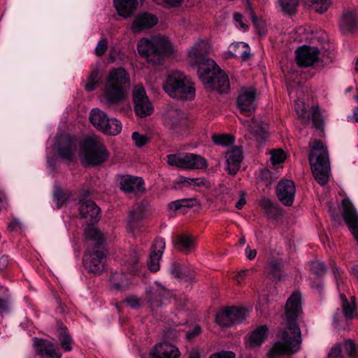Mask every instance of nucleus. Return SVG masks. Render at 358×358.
<instances>
[{
    "label": "nucleus",
    "instance_id": "obj_1",
    "mask_svg": "<svg viewBox=\"0 0 358 358\" xmlns=\"http://www.w3.org/2000/svg\"><path fill=\"white\" fill-rule=\"evenodd\" d=\"M302 315L301 294L299 291H294L285 303L282 315L283 327L277 334L278 341L268 352L269 358L297 352L301 343L299 322Z\"/></svg>",
    "mask_w": 358,
    "mask_h": 358
},
{
    "label": "nucleus",
    "instance_id": "obj_2",
    "mask_svg": "<svg viewBox=\"0 0 358 358\" xmlns=\"http://www.w3.org/2000/svg\"><path fill=\"white\" fill-rule=\"evenodd\" d=\"M130 86L128 73L122 67L113 69L106 78L103 90L104 106L113 109L126 98L127 89Z\"/></svg>",
    "mask_w": 358,
    "mask_h": 358
},
{
    "label": "nucleus",
    "instance_id": "obj_3",
    "mask_svg": "<svg viewBox=\"0 0 358 358\" xmlns=\"http://www.w3.org/2000/svg\"><path fill=\"white\" fill-rule=\"evenodd\" d=\"M310 148L308 160L315 180L322 185H325L329 178L330 162L327 148L320 140H314L309 143Z\"/></svg>",
    "mask_w": 358,
    "mask_h": 358
},
{
    "label": "nucleus",
    "instance_id": "obj_4",
    "mask_svg": "<svg viewBox=\"0 0 358 358\" xmlns=\"http://www.w3.org/2000/svg\"><path fill=\"white\" fill-rule=\"evenodd\" d=\"M137 50L142 57L155 65L159 64L162 58L171 55L173 51L170 41L164 37L143 38L138 43Z\"/></svg>",
    "mask_w": 358,
    "mask_h": 358
},
{
    "label": "nucleus",
    "instance_id": "obj_5",
    "mask_svg": "<svg viewBox=\"0 0 358 358\" xmlns=\"http://www.w3.org/2000/svg\"><path fill=\"white\" fill-rule=\"evenodd\" d=\"M197 74L206 88L220 93L229 92L230 88L229 78L213 60H208L207 66H202L197 69Z\"/></svg>",
    "mask_w": 358,
    "mask_h": 358
},
{
    "label": "nucleus",
    "instance_id": "obj_6",
    "mask_svg": "<svg viewBox=\"0 0 358 358\" xmlns=\"http://www.w3.org/2000/svg\"><path fill=\"white\" fill-rule=\"evenodd\" d=\"M164 91L172 98L191 99L194 96L195 90L192 83L179 71L171 73L164 84Z\"/></svg>",
    "mask_w": 358,
    "mask_h": 358
},
{
    "label": "nucleus",
    "instance_id": "obj_7",
    "mask_svg": "<svg viewBox=\"0 0 358 358\" xmlns=\"http://www.w3.org/2000/svg\"><path fill=\"white\" fill-rule=\"evenodd\" d=\"M83 157L82 163L85 166H97L105 162L109 157L106 146L98 137L86 138L83 144Z\"/></svg>",
    "mask_w": 358,
    "mask_h": 358
},
{
    "label": "nucleus",
    "instance_id": "obj_8",
    "mask_svg": "<svg viewBox=\"0 0 358 358\" xmlns=\"http://www.w3.org/2000/svg\"><path fill=\"white\" fill-rule=\"evenodd\" d=\"M107 251L105 247L92 248L86 252L83 256V265L89 273L101 274L103 271V259L106 258Z\"/></svg>",
    "mask_w": 358,
    "mask_h": 358
},
{
    "label": "nucleus",
    "instance_id": "obj_9",
    "mask_svg": "<svg viewBox=\"0 0 358 358\" xmlns=\"http://www.w3.org/2000/svg\"><path fill=\"white\" fill-rule=\"evenodd\" d=\"M341 206L343 219L358 243V213L348 197L342 200Z\"/></svg>",
    "mask_w": 358,
    "mask_h": 358
},
{
    "label": "nucleus",
    "instance_id": "obj_10",
    "mask_svg": "<svg viewBox=\"0 0 358 358\" xmlns=\"http://www.w3.org/2000/svg\"><path fill=\"white\" fill-rule=\"evenodd\" d=\"M134 111L140 117L150 115L153 108L143 87L136 86L133 92Z\"/></svg>",
    "mask_w": 358,
    "mask_h": 358
},
{
    "label": "nucleus",
    "instance_id": "obj_11",
    "mask_svg": "<svg viewBox=\"0 0 358 358\" xmlns=\"http://www.w3.org/2000/svg\"><path fill=\"white\" fill-rule=\"evenodd\" d=\"M117 181L120 189L125 194L145 192L143 180L137 176L131 175H119L117 176Z\"/></svg>",
    "mask_w": 358,
    "mask_h": 358
},
{
    "label": "nucleus",
    "instance_id": "obj_12",
    "mask_svg": "<svg viewBox=\"0 0 358 358\" xmlns=\"http://www.w3.org/2000/svg\"><path fill=\"white\" fill-rule=\"evenodd\" d=\"M209 44L203 41L199 40L188 51L189 58L194 65L198 66L199 69L202 66H207V61L212 60L207 58L209 52Z\"/></svg>",
    "mask_w": 358,
    "mask_h": 358
},
{
    "label": "nucleus",
    "instance_id": "obj_13",
    "mask_svg": "<svg viewBox=\"0 0 358 358\" xmlns=\"http://www.w3.org/2000/svg\"><path fill=\"white\" fill-rule=\"evenodd\" d=\"M164 122L169 129L176 133L181 132L187 125L185 114L178 108H171L167 111Z\"/></svg>",
    "mask_w": 358,
    "mask_h": 358
},
{
    "label": "nucleus",
    "instance_id": "obj_14",
    "mask_svg": "<svg viewBox=\"0 0 358 358\" xmlns=\"http://www.w3.org/2000/svg\"><path fill=\"white\" fill-rule=\"evenodd\" d=\"M54 149L64 160L72 162L75 157L76 147L72 138L68 135L58 136Z\"/></svg>",
    "mask_w": 358,
    "mask_h": 358
},
{
    "label": "nucleus",
    "instance_id": "obj_15",
    "mask_svg": "<svg viewBox=\"0 0 358 358\" xmlns=\"http://www.w3.org/2000/svg\"><path fill=\"white\" fill-rule=\"evenodd\" d=\"M257 92L253 87L243 88L241 90L237 98V104L241 112L247 116H250L255 110V101Z\"/></svg>",
    "mask_w": 358,
    "mask_h": 358
},
{
    "label": "nucleus",
    "instance_id": "obj_16",
    "mask_svg": "<svg viewBox=\"0 0 358 358\" xmlns=\"http://www.w3.org/2000/svg\"><path fill=\"white\" fill-rule=\"evenodd\" d=\"M295 53L296 64L300 66H313L320 59V51L315 47L302 46L297 48Z\"/></svg>",
    "mask_w": 358,
    "mask_h": 358
},
{
    "label": "nucleus",
    "instance_id": "obj_17",
    "mask_svg": "<svg viewBox=\"0 0 358 358\" xmlns=\"http://www.w3.org/2000/svg\"><path fill=\"white\" fill-rule=\"evenodd\" d=\"M295 185L292 180H282L276 187V194L279 201L285 206H291L295 196Z\"/></svg>",
    "mask_w": 358,
    "mask_h": 358
},
{
    "label": "nucleus",
    "instance_id": "obj_18",
    "mask_svg": "<svg viewBox=\"0 0 358 358\" xmlns=\"http://www.w3.org/2000/svg\"><path fill=\"white\" fill-rule=\"evenodd\" d=\"M145 209L143 203H136L132 206L127 220L129 232L134 234L140 231L143 226L142 221L145 218Z\"/></svg>",
    "mask_w": 358,
    "mask_h": 358
},
{
    "label": "nucleus",
    "instance_id": "obj_19",
    "mask_svg": "<svg viewBox=\"0 0 358 358\" xmlns=\"http://www.w3.org/2000/svg\"><path fill=\"white\" fill-rule=\"evenodd\" d=\"M240 121L249 132V138L254 139L259 143H262L268 137L266 129L262 122L255 119H240Z\"/></svg>",
    "mask_w": 358,
    "mask_h": 358
},
{
    "label": "nucleus",
    "instance_id": "obj_20",
    "mask_svg": "<svg viewBox=\"0 0 358 358\" xmlns=\"http://www.w3.org/2000/svg\"><path fill=\"white\" fill-rule=\"evenodd\" d=\"M79 210L80 217L86 219L89 225L94 224L100 218V208L92 200L80 202Z\"/></svg>",
    "mask_w": 358,
    "mask_h": 358
},
{
    "label": "nucleus",
    "instance_id": "obj_21",
    "mask_svg": "<svg viewBox=\"0 0 358 358\" xmlns=\"http://www.w3.org/2000/svg\"><path fill=\"white\" fill-rule=\"evenodd\" d=\"M150 356L151 358H180V352L176 346L164 342L155 345Z\"/></svg>",
    "mask_w": 358,
    "mask_h": 358
},
{
    "label": "nucleus",
    "instance_id": "obj_22",
    "mask_svg": "<svg viewBox=\"0 0 358 358\" xmlns=\"http://www.w3.org/2000/svg\"><path fill=\"white\" fill-rule=\"evenodd\" d=\"M165 248V241L162 238H157L152 245V250L148 262V268L152 272H157L159 269V260L163 250Z\"/></svg>",
    "mask_w": 358,
    "mask_h": 358
},
{
    "label": "nucleus",
    "instance_id": "obj_23",
    "mask_svg": "<svg viewBox=\"0 0 358 358\" xmlns=\"http://www.w3.org/2000/svg\"><path fill=\"white\" fill-rule=\"evenodd\" d=\"M166 290L161 287H150L145 291V300L151 309L163 305Z\"/></svg>",
    "mask_w": 358,
    "mask_h": 358
},
{
    "label": "nucleus",
    "instance_id": "obj_24",
    "mask_svg": "<svg viewBox=\"0 0 358 358\" xmlns=\"http://www.w3.org/2000/svg\"><path fill=\"white\" fill-rule=\"evenodd\" d=\"M225 157L229 174L236 175L243 158L242 149L239 147H233L226 153Z\"/></svg>",
    "mask_w": 358,
    "mask_h": 358
},
{
    "label": "nucleus",
    "instance_id": "obj_25",
    "mask_svg": "<svg viewBox=\"0 0 358 358\" xmlns=\"http://www.w3.org/2000/svg\"><path fill=\"white\" fill-rule=\"evenodd\" d=\"M157 22L158 19L154 15L147 13L138 14L131 24V29L134 32H141L153 27Z\"/></svg>",
    "mask_w": 358,
    "mask_h": 358
},
{
    "label": "nucleus",
    "instance_id": "obj_26",
    "mask_svg": "<svg viewBox=\"0 0 358 358\" xmlns=\"http://www.w3.org/2000/svg\"><path fill=\"white\" fill-rule=\"evenodd\" d=\"M339 25L341 31L344 34L355 31L358 27V15L353 10H344Z\"/></svg>",
    "mask_w": 358,
    "mask_h": 358
},
{
    "label": "nucleus",
    "instance_id": "obj_27",
    "mask_svg": "<svg viewBox=\"0 0 358 358\" xmlns=\"http://www.w3.org/2000/svg\"><path fill=\"white\" fill-rule=\"evenodd\" d=\"M34 346L38 355L45 356L47 358H61L62 357L53 343L46 340L35 338Z\"/></svg>",
    "mask_w": 358,
    "mask_h": 358
},
{
    "label": "nucleus",
    "instance_id": "obj_28",
    "mask_svg": "<svg viewBox=\"0 0 358 358\" xmlns=\"http://www.w3.org/2000/svg\"><path fill=\"white\" fill-rule=\"evenodd\" d=\"M332 348H338L339 350L338 355L342 358H344L345 355L350 358H358V345L351 339L338 343Z\"/></svg>",
    "mask_w": 358,
    "mask_h": 358
},
{
    "label": "nucleus",
    "instance_id": "obj_29",
    "mask_svg": "<svg viewBox=\"0 0 358 358\" xmlns=\"http://www.w3.org/2000/svg\"><path fill=\"white\" fill-rule=\"evenodd\" d=\"M114 5L119 15L124 18L130 17L136 10V0H114Z\"/></svg>",
    "mask_w": 358,
    "mask_h": 358
},
{
    "label": "nucleus",
    "instance_id": "obj_30",
    "mask_svg": "<svg viewBox=\"0 0 358 358\" xmlns=\"http://www.w3.org/2000/svg\"><path fill=\"white\" fill-rule=\"evenodd\" d=\"M184 159V169H203L208 166L207 161L199 155L186 153Z\"/></svg>",
    "mask_w": 358,
    "mask_h": 358
},
{
    "label": "nucleus",
    "instance_id": "obj_31",
    "mask_svg": "<svg viewBox=\"0 0 358 358\" xmlns=\"http://www.w3.org/2000/svg\"><path fill=\"white\" fill-rule=\"evenodd\" d=\"M230 53L236 58H241L244 62L250 59V48L249 45L243 42L232 43L230 45Z\"/></svg>",
    "mask_w": 358,
    "mask_h": 358
},
{
    "label": "nucleus",
    "instance_id": "obj_32",
    "mask_svg": "<svg viewBox=\"0 0 358 358\" xmlns=\"http://www.w3.org/2000/svg\"><path fill=\"white\" fill-rule=\"evenodd\" d=\"M85 238L92 242L90 244L92 248H99L101 247H105L104 238L98 229L89 227L85 229Z\"/></svg>",
    "mask_w": 358,
    "mask_h": 358
},
{
    "label": "nucleus",
    "instance_id": "obj_33",
    "mask_svg": "<svg viewBox=\"0 0 358 358\" xmlns=\"http://www.w3.org/2000/svg\"><path fill=\"white\" fill-rule=\"evenodd\" d=\"M108 117L106 113L99 108L91 110L90 120L96 129L103 131Z\"/></svg>",
    "mask_w": 358,
    "mask_h": 358
},
{
    "label": "nucleus",
    "instance_id": "obj_34",
    "mask_svg": "<svg viewBox=\"0 0 358 358\" xmlns=\"http://www.w3.org/2000/svg\"><path fill=\"white\" fill-rule=\"evenodd\" d=\"M268 333V328L266 325H261L253 331L250 337L249 341L251 346L260 345L266 338Z\"/></svg>",
    "mask_w": 358,
    "mask_h": 358
},
{
    "label": "nucleus",
    "instance_id": "obj_35",
    "mask_svg": "<svg viewBox=\"0 0 358 358\" xmlns=\"http://www.w3.org/2000/svg\"><path fill=\"white\" fill-rule=\"evenodd\" d=\"M110 282L113 289L123 290L127 288L130 284L129 279L124 273L115 272L110 277Z\"/></svg>",
    "mask_w": 358,
    "mask_h": 358
},
{
    "label": "nucleus",
    "instance_id": "obj_36",
    "mask_svg": "<svg viewBox=\"0 0 358 358\" xmlns=\"http://www.w3.org/2000/svg\"><path fill=\"white\" fill-rule=\"evenodd\" d=\"M57 337L60 343L61 348L64 351L70 352L72 350L73 341L66 327L63 325L59 326Z\"/></svg>",
    "mask_w": 358,
    "mask_h": 358
},
{
    "label": "nucleus",
    "instance_id": "obj_37",
    "mask_svg": "<svg viewBox=\"0 0 358 358\" xmlns=\"http://www.w3.org/2000/svg\"><path fill=\"white\" fill-rule=\"evenodd\" d=\"M175 244L180 251H190L194 247V241L187 234H180L177 236Z\"/></svg>",
    "mask_w": 358,
    "mask_h": 358
},
{
    "label": "nucleus",
    "instance_id": "obj_38",
    "mask_svg": "<svg viewBox=\"0 0 358 358\" xmlns=\"http://www.w3.org/2000/svg\"><path fill=\"white\" fill-rule=\"evenodd\" d=\"M312 120L313 127L318 130H323L324 121L322 117L320 108L318 106H314L311 108V115H308L307 120Z\"/></svg>",
    "mask_w": 358,
    "mask_h": 358
},
{
    "label": "nucleus",
    "instance_id": "obj_39",
    "mask_svg": "<svg viewBox=\"0 0 358 358\" xmlns=\"http://www.w3.org/2000/svg\"><path fill=\"white\" fill-rule=\"evenodd\" d=\"M122 131V124L116 118H108L106 124L103 129V133L115 136Z\"/></svg>",
    "mask_w": 358,
    "mask_h": 358
},
{
    "label": "nucleus",
    "instance_id": "obj_40",
    "mask_svg": "<svg viewBox=\"0 0 358 358\" xmlns=\"http://www.w3.org/2000/svg\"><path fill=\"white\" fill-rule=\"evenodd\" d=\"M278 2L284 14L292 15L296 11L299 0H278Z\"/></svg>",
    "mask_w": 358,
    "mask_h": 358
},
{
    "label": "nucleus",
    "instance_id": "obj_41",
    "mask_svg": "<svg viewBox=\"0 0 358 358\" xmlns=\"http://www.w3.org/2000/svg\"><path fill=\"white\" fill-rule=\"evenodd\" d=\"M216 323L222 327H230L233 326V322L228 308L217 313L215 317Z\"/></svg>",
    "mask_w": 358,
    "mask_h": 358
},
{
    "label": "nucleus",
    "instance_id": "obj_42",
    "mask_svg": "<svg viewBox=\"0 0 358 358\" xmlns=\"http://www.w3.org/2000/svg\"><path fill=\"white\" fill-rule=\"evenodd\" d=\"M229 310L233 324H239L246 318V309L240 307H227Z\"/></svg>",
    "mask_w": 358,
    "mask_h": 358
},
{
    "label": "nucleus",
    "instance_id": "obj_43",
    "mask_svg": "<svg viewBox=\"0 0 358 358\" xmlns=\"http://www.w3.org/2000/svg\"><path fill=\"white\" fill-rule=\"evenodd\" d=\"M282 262L278 260H273L270 264L269 275L273 280L280 281L282 277Z\"/></svg>",
    "mask_w": 358,
    "mask_h": 358
},
{
    "label": "nucleus",
    "instance_id": "obj_44",
    "mask_svg": "<svg viewBox=\"0 0 358 358\" xmlns=\"http://www.w3.org/2000/svg\"><path fill=\"white\" fill-rule=\"evenodd\" d=\"M196 201V200L195 199H182L176 200L169 204V208L170 210L177 211L182 208H192L194 206Z\"/></svg>",
    "mask_w": 358,
    "mask_h": 358
},
{
    "label": "nucleus",
    "instance_id": "obj_45",
    "mask_svg": "<svg viewBox=\"0 0 358 358\" xmlns=\"http://www.w3.org/2000/svg\"><path fill=\"white\" fill-rule=\"evenodd\" d=\"M71 193L69 191L64 192L61 188H56L54 191V201L57 204V208H60L69 199Z\"/></svg>",
    "mask_w": 358,
    "mask_h": 358
},
{
    "label": "nucleus",
    "instance_id": "obj_46",
    "mask_svg": "<svg viewBox=\"0 0 358 358\" xmlns=\"http://www.w3.org/2000/svg\"><path fill=\"white\" fill-rule=\"evenodd\" d=\"M131 259L125 262V265L128 267L129 271L132 273H136L140 268L139 257L135 250L130 252Z\"/></svg>",
    "mask_w": 358,
    "mask_h": 358
},
{
    "label": "nucleus",
    "instance_id": "obj_47",
    "mask_svg": "<svg viewBox=\"0 0 358 358\" xmlns=\"http://www.w3.org/2000/svg\"><path fill=\"white\" fill-rule=\"evenodd\" d=\"M307 3L320 13L326 12L331 3L330 0H307Z\"/></svg>",
    "mask_w": 358,
    "mask_h": 358
},
{
    "label": "nucleus",
    "instance_id": "obj_48",
    "mask_svg": "<svg viewBox=\"0 0 358 358\" xmlns=\"http://www.w3.org/2000/svg\"><path fill=\"white\" fill-rule=\"evenodd\" d=\"M213 141L215 145L228 146L234 142V137L230 134H219L213 136Z\"/></svg>",
    "mask_w": 358,
    "mask_h": 358
},
{
    "label": "nucleus",
    "instance_id": "obj_49",
    "mask_svg": "<svg viewBox=\"0 0 358 358\" xmlns=\"http://www.w3.org/2000/svg\"><path fill=\"white\" fill-rule=\"evenodd\" d=\"M184 155L181 156L178 154H170L166 156V162L168 164L171 166H174L178 168L184 169Z\"/></svg>",
    "mask_w": 358,
    "mask_h": 358
},
{
    "label": "nucleus",
    "instance_id": "obj_50",
    "mask_svg": "<svg viewBox=\"0 0 358 358\" xmlns=\"http://www.w3.org/2000/svg\"><path fill=\"white\" fill-rule=\"evenodd\" d=\"M251 17L254 26L259 35H264L266 34L265 22L260 18H258L255 13L251 10Z\"/></svg>",
    "mask_w": 358,
    "mask_h": 358
},
{
    "label": "nucleus",
    "instance_id": "obj_51",
    "mask_svg": "<svg viewBox=\"0 0 358 358\" xmlns=\"http://www.w3.org/2000/svg\"><path fill=\"white\" fill-rule=\"evenodd\" d=\"M342 311L346 320H352L355 317L356 305L350 304L348 302L346 304H341Z\"/></svg>",
    "mask_w": 358,
    "mask_h": 358
},
{
    "label": "nucleus",
    "instance_id": "obj_52",
    "mask_svg": "<svg viewBox=\"0 0 358 358\" xmlns=\"http://www.w3.org/2000/svg\"><path fill=\"white\" fill-rule=\"evenodd\" d=\"M271 159L273 164L282 163L285 161L286 155L282 150H273L271 152Z\"/></svg>",
    "mask_w": 358,
    "mask_h": 358
},
{
    "label": "nucleus",
    "instance_id": "obj_53",
    "mask_svg": "<svg viewBox=\"0 0 358 358\" xmlns=\"http://www.w3.org/2000/svg\"><path fill=\"white\" fill-rule=\"evenodd\" d=\"M131 138L134 141L135 145L138 148L143 147L150 141L149 137L146 135L141 134L137 131L133 132Z\"/></svg>",
    "mask_w": 358,
    "mask_h": 358
},
{
    "label": "nucleus",
    "instance_id": "obj_54",
    "mask_svg": "<svg viewBox=\"0 0 358 358\" xmlns=\"http://www.w3.org/2000/svg\"><path fill=\"white\" fill-rule=\"evenodd\" d=\"M310 270L317 275H322L325 272V266L323 262L315 260L310 262Z\"/></svg>",
    "mask_w": 358,
    "mask_h": 358
},
{
    "label": "nucleus",
    "instance_id": "obj_55",
    "mask_svg": "<svg viewBox=\"0 0 358 358\" xmlns=\"http://www.w3.org/2000/svg\"><path fill=\"white\" fill-rule=\"evenodd\" d=\"M98 82V73L96 71H93L87 79V82L85 85V89L89 92L94 91L96 89Z\"/></svg>",
    "mask_w": 358,
    "mask_h": 358
},
{
    "label": "nucleus",
    "instance_id": "obj_56",
    "mask_svg": "<svg viewBox=\"0 0 358 358\" xmlns=\"http://www.w3.org/2000/svg\"><path fill=\"white\" fill-rule=\"evenodd\" d=\"M266 215L268 219L274 220H278L282 216V209L278 204H275Z\"/></svg>",
    "mask_w": 358,
    "mask_h": 358
},
{
    "label": "nucleus",
    "instance_id": "obj_57",
    "mask_svg": "<svg viewBox=\"0 0 358 358\" xmlns=\"http://www.w3.org/2000/svg\"><path fill=\"white\" fill-rule=\"evenodd\" d=\"M180 334V329L178 326L175 327H169L164 331V336L167 339L176 340L177 339Z\"/></svg>",
    "mask_w": 358,
    "mask_h": 358
},
{
    "label": "nucleus",
    "instance_id": "obj_58",
    "mask_svg": "<svg viewBox=\"0 0 358 358\" xmlns=\"http://www.w3.org/2000/svg\"><path fill=\"white\" fill-rule=\"evenodd\" d=\"M108 48V41L107 39L103 38L101 39L98 44L96 45V47L95 48V54L101 57L105 54Z\"/></svg>",
    "mask_w": 358,
    "mask_h": 358
},
{
    "label": "nucleus",
    "instance_id": "obj_59",
    "mask_svg": "<svg viewBox=\"0 0 358 358\" xmlns=\"http://www.w3.org/2000/svg\"><path fill=\"white\" fill-rule=\"evenodd\" d=\"M124 302L131 308L136 309L141 307V300L136 296H129L125 299Z\"/></svg>",
    "mask_w": 358,
    "mask_h": 358
},
{
    "label": "nucleus",
    "instance_id": "obj_60",
    "mask_svg": "<svg viewBox=\"0 0 358 358\" xmlns=\"http://www.w3.org/2000/svg\"><path fill=\"white\" fill-rule=\"evenodd\" d=\"M275 205L271 199L266 197H262L259 200V206L264 210L265 214L270 210L271 207Z\"/></svg>",
    "mask_w": 358,
    "mask_h": 358
},
{
    "label": "nucleus",
    "instance_id": "obj_61",
    "mask_svg": "<svg viewBox=\"0 0 358 358\" xmlns=\"http://www.w3.org/2000/svg\"><path fill=\"white\" fill-rule=\"evenodd\" d=\"M201 332V328L199 325H196L192 330H189L186 333V338L189 341L194 339L198 336Z\"/></svg>",
    "mask_w": 358,
    "mask_h": 358
},
{
    "label": "nucleus",
    "instance_id": "obj_62",
    "mask_svg": "<svg viewBox=\"0 0 358 358\" xmlns=\"http://www.w3.org/2000/svg\"><path fill=\"white\" fill-rule=\"evenodd\" d=\"M235 354L231 351H223L214 354L210 358H235Z\"/></svg>",
    "mask_w": 358,
    "mask_h": 358
},
{
    "label": "nucleus",
    "instance_id": "obj_63",
    "mask_svg": "<svg viewBox=\"0 0 358 358\" xmlns=\"http://www.w3.org/2000/svg\"><path fill=\"white\" fill-rule=\"evenodd\" d=\"M8 207L7 198L5 194L0 191V211L6 210Z\"/></svg>",
    "mask_w": 358,
    "mask_h": 358
},
{
    "label": "nucleus",
    "instance_id": "obj_64",
    "mask_svg": "<svg viewBox=\"0 0 358 358\" xmlns=\"http://www.w3.org/2000/svg\"><path fill=\"white\" fill-rule=\"evenodd\" d=\"M234 18L236 22L240 24L241 27L244 30H246L248 28V27L243 22V15L241 13H236L234 15Z\"/></svg>",
    "mask_w": 358,
    "mask_h": 358
}]
</instances>
